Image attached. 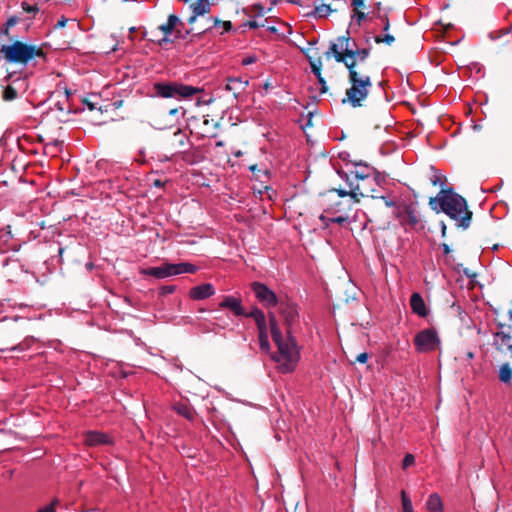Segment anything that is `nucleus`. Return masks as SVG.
<instances>
[{
  "mask_svg": "<svg viewBox=\"0 0 512 512\" xmlns=\"http://www.w3.org/2000/svg\"><path fill=\"white\" fill-rule=\"evenodd\" d=\"M268 318H269V326H270V332H271L272 339L274 342H279V339L281 337H283V335L279 328L276 316L273 312H269Z\"/></svg>",
  "mask_w": 512,
  "mask_h": 512,
  "instance_id": "nucleus-26",
  "label": "nucleus"
},
{
  "mask_svg": "<svg viewBox=\"0 0 512 512\" xmlns=\"http://www.w3.org/2000/svg\"><path fill=\"white\" fill-rule=\"evenodd\" d=\"M18 21H19L18 17H16V16H11V17H9V18L7 19V21H6V23H5V24L7 25V27H10V28H11V27L15 26V25L18 23Z\"/></svg>",
  "mask_w": 512,
  "mask_h": 512,
  "instance_id": "nucleus-51",
  "label": "nucleus"
},
{
  "mask_svg": "<svg viewBox=\"0 0 512 512\" xmlns=\"http://www.w3.org/2000/svg\"><path fill=\"white\" fill-rule=\"evenodd\" d=\"M401 500L403 512H413L412 502L404 490L401 492Z\"/></svg>",
  "mask_w": 512,
  "mask_h": 512,
  "instance_id": "nucleus-36",
  "label": "nucleus"
},
{
  "mask_svg": "<svg viewBox=\"0 0 512 512\" xmlns=\"http://www.w3.org/2000/svg\"><path fill=\"white\" fill-rule=\"evenodd\" d=\"M65 25V22H64V15H61L58 20H57V24H56V27H64Z\"/></svg>",
  "mask_w": 512,
  "mask_h": 512,
  "instance_id": "nucleus-56",
  "label": "nucleus"
},
{
  "mask_svg": "<svg viewBox=\"0 0 512 512\" xmlns=\"http://www.w3.org/2000/svg\"><path fill=\"white\" fill-rule=\"evenodd\" d=\"M351 5L354 7L353 10H357V9L363 10L366 8L365 0H352Z\"/></svg>",
  "mask_w": 512,
  "mask_h": 512,
  "instance_id": "nucleus-46",
  "label": "nucleus"
},
{
  "mask_svg": "<svg viewBox=\"0 0 512 512\" xmlns=\"http://www.w3.org/2000/svg\"><path fill=\"white\" fill-rule=\"evenodd\" d=\"M375 16L382 20V22H383V31H385V32L388 31L389 28H390V21H389L388 16L386 14L385 15H381L379 12Z\"/></svg>",
  "mask_w": 512,
  "mask_h": 512,
  "instance_id": "nucleus-44",
  "label": "nucleus"
},
{
  "mask_svg": "<svg viewBox=\"0 0 512 512\" xmlns=\"http://www.w3.org/2000/svg\"><path fill=\"white\" fill-rule=\"evenodd\" d=\"M171 265L172 263H165L162 266L149 267L142 270V273L145 275L152 276L156 279H164L166 277L174 275L173 269H170Z\"/></svg>",
  "mask_w": 512,
  "mask_h": 512,
  "instance_id": "nucleus-21",
  "label": "nucleus"
},
{
  "mask_svg": "<svg viewBox=\"0 0 512 512\" xmlns=\"http://www.w3.org/2000/svg\"><path fill=\"white\" fill-rule=\"evenodd\" d=\"M248 86V80H243L241 77H230L227 79L225 90L231 92L234 98L246 90Z\"/></svg>",
  "mask_w": 512,
  "mask_h": 512,
  "instance_id": "nucleus-20",
  "label": "nucleus"
},
{
  "mask_svg": "<svg viewBox=\"0 0 512 512\" xmlns=\"http://www.w3.org/2000/svg\"><path fill=\"white\" fill-rule=\"evenodd\" d=\"M355 166H361V169H356L352 171L351 174H354L355 180H362V182H373L372 173L374 172V168L369 167L366 164L355 163Z\"/></svg>",
  "mask_w": 512,
  "mask_h": 512,
  "instance_id": "nucleus-23",
  "label": "nucleus"
},
{
  "mask_svg": "<svg viewBox=\"0 0 512 512\" xmlns=\"http://www.w3.org/2000/svg\"><path fill=\"white\" fill-rule=\"evenodd\" d=\"M174 290H175L174 286H164L162 288V294H170V293H173Z\"/></svg>",
  "mask_w": 512,
  "mask_h": 512,
  "instance_id": "nucleus-53",
  "label": "nucleus"
},
{
  "mask_svg": "<svg viewBox=\"0 0 512 512\" xmlns=\"http://www.w3.org/2000/svg\"><path fill=\"white\" fill-rule=\"evenodd\" d=\"M287 338L281 337L279 342H274L278 351L273 355V359L279 364V368L284 373L292 372L299 360V350L295 338L288 330Z\"/></svg>",
  "mask_w": 512,
  "mask_h": 512,
  "instance_id": "nucleus-4",
  "label": "nucleus"
},
{
  "mask_svg": "<svg viewBox=\"0 0 512 512\" xmlns=\"http://www.w3.org/2000/svg\"><path fill=\"white\" fill-rule=\"evenodd\" d=\"M494 346L500 353H509L512 356V336L509 333L496 332Z\"/></svg>",
  "mask_w": 512,
  "mask_h": 512,
  "instance_id": "nucleus-17",
  "label": "nucleus"
},
{
  "mask_svg": "<svg viewBox=\"0 0 512 512\" xmlns=\"http://www.w3.org/2000/svg\"><path fill=\"white\" fill-rule=\"evenodd\" d=\"M207 21L211 22L212 26H209V27L203 29L201 32H199V34L207 33L209 31H211V29L213 27H222V29H223L222 33L229 32L232 29L231 21H223L217 17H209V18H207Z\"/></svg>",
  "mask_w": 512,
  "mask_h": 512,
  "instance_id": "nucleus-24",
  "label": "nucleus"
},
{
  "mask_svg": "<svg viewBox=\"0 0 512 512\" xmlns=\"http://www.w3.org/2000/svg\"><path fill=\"white\" fill-rule=\"evenodd\" d=\"M440 344V339L434 329H424L414 337V345L418 352L434 351Z\"/></svg>",
  "mask_w": 512,
  "mask_h": 512,
  "instance_id": "nucleus-10",
  "label": "nucleus"
},
{
  "mask_svg": "<svg viewBox=\"0 0 512 512\" xmlns=\"http://www.w3.org/2000/svg\"><path fill=\"white\" fill-rule=\"evenodd\" d=\"M34 342H35L34 337L28 336L22 342L18 343L17 345H14L10 348H0V351L1 352H5V351L23 352V351L28 350Z\"/></svg>",
  "mask_w": 512,
  "mask_h": 512,
  "instance_id": "nucleus-27",
  "label": "nucleus"
},
{
  "mask_svg": "<svg viewBox=\"0 0 512 512\" xmlns=\"http://www.w3.org/2000/svg\"><path fill=\"white\" fill-rule=\"evenodd\" d=\"M84 442L88 446L110 445L112 444V439L108 434L90 431L85 435Z\"/></svg>",
  "mask_w": 512,
  "mask_h": 512,
  "instance_id": "nucleus-19",
  "label": "nucleus"
},
{
  "mask_svg": "<svg viewBox=\"0 0 512 512\" xmlns=\"http://www.w3.org/2000/svg\"><path fill=\"white\" fill-rule=\"evenodd\" d=\"M370 53V48L359 49L355 41L351 39L350 32L346 31V35L337 37L336 42H331L324 56L328 60L333 57L336 62L344 64L345 67L353 62L355 68L364 69Z\"/></svg>",
  "mask_w": 512,
  "mask_h": 512,
  "instance_id": "nucleus-2",
  "label": "nucleus"
},
{
  "mask_svg": "<svg viewBox=\"0 0 512 512\" xmlns=\"http://www.w3.org/2000/svg\"><path fill=\"white\" fill-rule=\"evenodd\" d=\"M339 189H329L319 195V203L323 213L336 214L349 212L355 202L349 196H339Z\"/></svg>",
  "mask_w": 512,
  "mask_h": 512,
  "instance_id": "nucleus-6",
  "label": "nucleus"
},
{
  "mask_svg": "<svg viewBox=\"0 0 512 512\" xmlns=\"http://www.w3.org/2000/svg\"><path fill=\"white\" fill-rule=\"evenodd\" d=\"M175 409L179 415L185 417L186 419H188L190 421L194 420L196 412L192 407L185 405V404H181V405H177L175 407Z\"/></svg>",
  "mask_w": 512,
  "mask_h": 512,
  "instance_id": "nucleus-33",
  "label": "nucleus"
},
{
  "mask_svg": "<svg viewBox=\"0 0 512 512\" xmlns=\"http://www.w3.org/2000/svg\"><path fill=\"white\" fill-rule=\"evenodd\" d=\"M348 184L349 190H338L339 196H349L355 203L360 202V198H377V194H375V186H377L375 178H373V182H362V180L352 181L348 179Z\"/></svg>",
  "mask_w": 512,
  "mask_h": 512,
  "instance_id": "nucleus-8",
  "label": "nucleus"
},
{
  "mask_svg": "<svg viewBox=\"0 0 512 512\" xmlns=\"http://www.w3.org/2000/svg\"><path fill=\"white\" fill-rule=\"evenodd\" d=\"M202 90L178 82H158L154 84V92L162 98H189Z\"/></svg>",
  "mask_w": 512,
  "mask_h": 512,
  "instance_id": "nucleus-7",
  "label": "nucleus"
},
{
  "mask_svg": "<svg viewBox=\"0 0 512 512\" xmlns=\"http://www.w3.org/2000/svg\"><path fill=\"white\" fill-rule=\"evenodd\" d=\"M368 14L364 12L363 10L357 9L353 10L352 18H355L357 21V24L360 26L362 21L367 18Z\"/></svg>",
  "mask_w": 512,
  "mask_h": 512,
  "instance_id": "nucleus-40",
  "label": "nucleus"
},
{
  "mask_svg": "<svg viewBox=\"0 0 512 512\" xmlns=\"http://www.w3.org/2000/svg\"><path fill=\"white\" fill-rule=\"evenodd\" d=\"M215 294V288L210 283H204L190 289L189 297L193 300H204Z\"/></svg>",
  "mask_w": 512,
  "mask_h": 512,
  "instance_id": "nucleus-18",
  "label": "nucleus"
},
{
  "mask_svg": "<svg viewBox=\"0 0 512 512\" xmlns=\"http://www.w3.org/2000/svg\"><path fill=\"white\" fill-rule=\"evenodd\" d=\"M0 50H2L7 62L21 64L24 66H26L33 58L44 56L41 48L21 41H15L10 45H2Z\"/></svg>",
  "mask_w": 512,
  "mask_h": 512,
  "instance_id": "nucleus-5",
  "label": "nucleus"
},
{
  "mask_svg": "<svg viewBox=\"0 0 512 512\" xmlns=\"http://www.w3.org/2000/svg\"><path fill=\"white\" fill-rule=\"evenodd\" d=\"M68 194H71V195H79V193H77V192L75 191V189H74V188H72V189H70V190H67V189H66V196H67Z\"/></svg>",
  "mask_w": 512,
  "mask_h": 512,
  "instance_id": "nucleus-62",
  "label": "nucleus"
},
{
  "mask_svg": "<svg viewBox=\"0 0 512 512\" xmlns=\"http://www.w3.org/2000/svg\"><path fill=\"white\" fill-rule=\"evenodd\" d=\"M173 269L174 275H179L182 273H195L198 268L190 263H178L172 264L170 269Z\"/></svg>",
  "mask_w": 512,
  "mask_h": 512,
  "instance_id": "nucleus-31",
  "label": "nucleus"
},
{
  "mask_svg": "<svg viewBox=\"0 0 512 512\" xmlns=\"http://www.w3.org/2000/svg\"><path fill=\"white\" fill-rule=\"evenodd\" d=\"M34 342H35L34 337L28 336L22 342L18 343L17 345H14L10 348H0V351L1 352H5V351L23 352V351L28 350Z\"/></svg>",
  "mask_w": 512,
  "mask_h": 512,
  "instance_id": "nucleus-28",
  "label": "nucleus"
},
{
  "mask_svg": "<svg viewBox=\"0 0 512 512\" xmlns=\"http://www.w3.org/2000/svg\"><path fill=\"white\" fill-rule=\"evenodd\" d=\"M251 290L254 292L256 299L266 308L275 307L279 304L276 294L264 283H251Z\"/></svg>",
  "mask_w": 512,
  "mask_h": 512,
  "instance_id": "nucleus-12",
  "label": "nucleus"
},
{
  "mask_svg": "<svg viewBox=\"0 0 512 512\" xmlns=\"http://www.w3.org/2000/svg\"><path fill=\"white\" fill-rule=\"evenodd\" d=\"M213 6L214 3L209 2V0H195L189 5L191 15L188 17L187 22L190 25L195 24L198 17L209 14Z\"/></svg>",
  "mask_w": 512,
  "mask_h": 512,
  "instance_id": "nucleus-13",
  "label": "nucleus"
},
{
  "mask_svg": "<svg viewBox=\"0 0 512 512\" xmlns=\"http://www.w3.org/2000/svg\"><path fill=\"white\" fill-rule=\"evenodd\" d=\"M376 199H382V200L384 201V203H385V205H386L387 207H397V206H396V203H395L394 201H392V200L388 199V198H387V197H385V196H379V195H377V198H376Z\"/></svg>",
  "mask_w": 512,
  "mask_h": 512,
  "instance_id": "nucleus-49",
  "label": "nucleus"
},
{
  "mask_svg": "<svg viewBox=\"0 0 512 512\" xmlns=\"http://www.w3.org/2000/svg\"><path fill=\"white\" fill-rule=\"evenodd\" d=\"M441 248L443 249L445 255H448L451 252L449 245L446 243H442Z\"/></svg>",
  "mask_w": 512,
  "mask_h": 512,
  "instance_id": "nucleus-55",
  "label": "nucleus"
},
{
  "mask_svg": "<svg viewBox=\"0 0 512 512\" xmlns=\"http://www.w3.org/2000/svg\"><path fill=\"white\" fill-rule=\"evenodd\" d=\"M394 215L406 231L424 228L419 212L411 204L398 205Z\"/></svg>",
  "mask_w": 512,
  "mask_h": 512,
  "instance_id": "nucleus-9",
  "label": "nucleus"
},
{
  "mask_svg": "<svg viewBox=\"0 0 512 512\" xmlns=\"http://www.w3.org/2000/svg\"><path fill=\"white\" fill-rule=\"evenodd\" d=\"M18 97L17 90L12 86H7L3 91V99L5 101H12Z\"/></svg>",
  "mask_w": 512,
  "mask_h": 512,
  "instance_id": "nucleus-35",
  "label": "nucleus"
},
{
  "mask_svg": "<svg viewBox=\"0 0 512 512\" xmlns=\"http://www.w3.org/2000/svg\"><path fill=\"white\" fill-rule=\"evenodd\" d=\"M317 79H318L319 83L321 84L320 92L326 93L328 90V87L326 84V80L323 78L322 74L320 76H317Z\"/></svg>",
  "mask_w": 512,
  "mask_h": 512,
  "instance_id": "nucleus-48",
  "label": "nucleus"
},
{
  "mask_svg": "<svg viewBox=\"0 0 512 512\" xmlns=\"http://www.w3.org/2000/svg\"><path fill=\"white\" fill-rule=\"evenodd\" d=\"M512 379V367L509 363H504L499 368V380L504 384H509Z\"/></svg>",
  "mask_w": 512,
  "mask_h": 512,
  "instance_id": "nucleus-32",
  "label": "nucleus"
},
{
  "mask_svg": "<svg viewBox=\"0 0 512 512\" xmlns=\"http://www.w3.org/2000/svg\"><path fill=\"white\" fill-rule=\"evenodd\" d=\"M23 10L27 13H36L38 11V7L36 5H30L26 2L22 3Z\"/></svg>",
  "mask_w": 512,
  "mask_h": 512,
  "instance_id": "nucleus-45",
  "label": "nucleus"
},
{
  "mask_svg": "<svg viewBox=\"0 0 512 512\" xmlns=\"http://www.w3.org/2000/svg\"><path fill=\"white\" fill-rule=\"evenodd\" d=\"M426 507L429 512H443L441 497L437 493L431 494L427 500Z\"/></svg>",
  "mask_w": 512,
  "mask_h": 512,
  "instance_id": "nucleus-25",
  "label": "nucleus"
},
{
  "mask_svg": "<svg viewBox=\"0 0 512 512\" xmlns=\"http://www.w3.org/2000/svg\"><path fill=\"white\" fill-rule=\"evenodd\" d=\"M414 462H415V457L412 454H409V453L406 454L403 459V462H402L403 469H406L409 466L413 465Z\"/></svg>",
  "mask_w": 512,
  "mask_h": 512,
  "instance_id": "nucleus-42",
  "label": "nucleus"
},
{
  "mask_svg": "<svg viewBox=\"0 0 512 512\" xmlns=\"http://www.w3.org/2000/svg\"><path fill=\"white\" fill-rule=\"evenodd\" d=\"M446 231H447V226L444 222H441V235L442 237H446Z\"/></svg>",
  "mask_w": 512,
  "mask_h": 512,
  "instance_id": "nucleus-58",
  "label": "nucleus"
},
{
  "mask_svg": "<svg viewBox=\"0 0 512 512\" xmlns=\"http://www.w3.org/2000/svg\"><path fill=\"white\" fill-rule=\"evenodd\" d=\"M310 66H311V70L312 72L314 73V75L317 77V76H320L322 73H321V70H322V61L320 58L316 59V60H313V61H310Z\"/></svg>",
  "mask_w": 512,
  "mask_h": 512,
  "instance_id": "nucleus-38",
  "label": "nucleus"
},
{
  "mask_svg": "<svg viewBox=\"0 0 512 512\" xmlns=\"http://www.w3.org/2000/svg\"><path fill=\"white\" fill-rule=\"evenodd\" d=\"M66 49H75V50H80L77 46H76V41L74 40H71L68 42L67 46H66Z\"/></svg>",
  "mask_w": 512,
  "mask_h": 512,
  "instance_id": "nucleus-54",
  "label": "nucleus"
},
{
  "mask_svg": "<svg viewBox=\"0 0 512 512\" xmlns=\"http://www.w3.org/2000/svg\"><path fill=\"white\" fill-rule=\"evenodd\" d=\"M9 29H10V27H7V25L4 24V26L1 29V33L4 34V35H8L9 34Z\"/></svg>",
  "mask_w": 512,
  "mask_h": 512,
  "instance_id": "nucleus-59",
  "label": "nucleus"
},
{
  "mask_svg": "<svg viewBox=\"0 0 512 512\" xmlns=\"http://www.w3.org/2000/svg\"><path fill=\"white\" fill-rule=\"evenodd\" d=\"M279 313L284 318V322L287 328V331H291V326L297 319L298 312L296 309V305L288 300L279 302Z\"/></svg>",
  "mask_w": 512,
  "mask_h": 512,
  "instance_id": "nucleus-16",
  "label": "nucleus"
},
{
  "mask_svg": "<svg viewBox=\"0 0 512 512\" xmlns=\"http://www.w3.org/2000/svg\"><path fill=\"white\" fill-rule=\"evenodd\" d=\"M253 62H254V59H253V58H250V57H249V58H245V59H243V61H242V63H243L244 65H248V64H251V63H253Z\"/></svg>",
  "mask_w": 512,
  "mask_h": 512,
  "instance_id": "nucleus-60",
  "label": "nucleus"
},
{
  "mask_svg": "<svg viewBox=\"0 0 512 512\" xmlns=\"http://www.w3.org/2000/svg\"><path fill=\"white\" fill-rule=\"evenodd\" d=\"M463 274L467 277V278H471V279H474L477 277V273L472 271L471 269L465 267L463 268Z\"/></svg>",
  "mask_w": 512,
  "mask_h": 512,
  "instance_id": "nucleus-50",
  "label": "nucleus"
},
{
  "mask_svg": "<svg viewBox=\"0 0 512 512\" xmlns=\"http://www.w3.org/2000/svg\"><path fill=\"white\" fill-rule=\"evenodd\" d=\"M244 26L248 27L250 29H256L258 27H263L264 23H259L255 20H250V21H247L246 23H244Z\"/></svg>",
  "mask_w": 512,
  "mask_h": 512,
  "instance_id": "nucleus-47",
  "label": "nucleus"
},
{
  "mask_svg": "<svg viewBox=\"0 0 512 512\" xmlns=\"http://www.w3.org/2000/svg\"><path fill=\"white\" fill-rule=\"evenodd\" d=\"M348 215L347 213H341L339 216L336 217H327L324 213H322L319 216L320 221L324 224V227H328L329 223H337L339 225H343L348 221Z\"/></svg>",
  "mask_w": 512,
  "mask_h": 512,
  "instance_id": "nucleus-30",
  "label": "nucleus"
},
{
  "mask_svg": "<svg viewBox=\"0 0 512 512\" xmlns=\"http://www.w3.org/2000/svg\"><path fill=\"white\" fill-rule=\"evenodd\" d=\"M429 206L436 213L444 212L456 222L457 227L463 230L470 227L473 213L468 209L466 199L453 188L441 189L436 197L430 198Z\"/></svg>",
  "mask_w": 512,
  "mask_h": 512,
  "instance_id": "nucleus-1",
  "label": "nucleus"
},
{
  "mask_svg": "<svg viewBox=\"0 0 512 512\" xmlns=\"http://www.w3.org/2000/svg\"><path fill=\"white\" fill-rule=\"evenodd\" d=\"M410 306L412 311L420 317H426L428 310L426 304L419 293H413L410 298Z\"/></svg>",
  "mask_w": 512,
  "mask_h": 512,
  "instance_id": "nucleus-22",
  "label": "nucleus"
},
{
  "mask_svg": "<svg viewBox=\"0 0 512 512\" xmlns=\"http://www.w3.org/2000/svg\"><path fill=\"white\" fill-rule=\"evenodd\" d=\"M184 26L182 20L175 14H170L168 16L167 22L160 25L158 29L164 34V38L162 41L167 42L168 36L173 32L176 33V37L180 38L181 36V28Z\"/></svg>",
  "mask_w": 512,
  "mask_h": 512,
  "instance_id": "nucleus-14",
  "label": "nucleus"
},
{
  "mask_svg": "<svg viewBox=\"0 0 512 512\" xmlns=\"http://www.w3.org/2000/svg\"><path fill=\"white\" fill-rule=\"evenodd\" d=\"M249 315L254 319L258 328L260 349L264 352H268L270 350V343L268 340L267 323L264 312L258 307H253Z\"/></svg>",
  "mask_w": 512,
  "mask_h": 512,
  "instance_id": "nucleus-11",
  "label": "nucleus"
},
{
  "mask_svg": "<svg viewBox=\"0 0 512 512\" xmlns=\"http://www.w3.org/2000/svg\"><path fill=\"white\" fill-rule=\"evenodd\" d=\"M57 146L62 147V141L60 140H53L45 145V151L46 153H52L53 149Z\"/></svg>",
  "mask_w": 512,
  "mask_h": 512,
  "instance_id": "nucleus-41",
  "label": "nucleus"
},
{
  "mask_svg": "<svg viewBox=\"0 0 512 512\" xmlns=\"http://www.w3.org/2000/svg\"><path fill=\"white\" fill-rule=\"evenodd\" d=\"M63 252H64V248H63V247H61V246H59V247H58V253H59V256H60V257L62 256Z\"/></svg>",
  "mask_w": 512,
  "mask_h": 512,
  "instance_id": "nucleus-64",
  "label": "nucleus"
},
{
  "mask_svg": "<svg viewBox=\"0 0 512 512\" xmlns=\"http://www.w3.org/2000/svg\"><path fill=\"white\" fill-rule=\"evenodd\" d=\"M244 13L249 15L250 17H262L265 14V10L262 4L256 3L252 5L249 9H244Z\"/></svg>",
  "mask_w": 512,
  "mask_h": 512,
  "instance_id": "nucleus-34",
  "label": "nucleus"
},
{
  "mask_svg": "<svg viewBox=\"0 0 512 512\" xmlns=\"http://www.w3.org/2000/svg\"><path fill=\"white\" fill-rule=\"evenodd\" d=\"M374 41L377 44L385 43L387 45H391L395 41V37L391 34H385L384 36H375Z\"/></svg>",
  "mask_w": 512,
  "mask_h": 512,
  "instance_id": "nucleus-37",
  "label": "nucleus"
},
{
  "mask_svg": "<svg viewBox=\"0 0 512 512\" xmlns=\"http://www.w3.org/2000/svg\"><path fill=\"white\" fill-rule=\"evenodd\" d=\"M335 9H332L331 5L320 3L317 4L314 3V11L312 12V15L319 18H325L328 17L332 12H335Z\"/></svg>",
  "mask_w": 512,
  "mask_h": 512,
  "instance_id": "nucleus-29",
  "label": "nucleus"
},
{
  "mask_svg": "<svg viewBox=\"0 0 512 512\" xmlns=\"http://www.w3.org/2000/svg\"><path fill=\"white\" fill-rule=\"evenodd\" d=\"M368 360V354L366 352L364 353H360L357 357H356V362H359V363H366Z\"/></svg>",
  "mask_w": 512,
  "mask_h": 512,
  "instance_id": "nucleus-52",
  "label": "nucleus"
},
{
  "mask_svg": "<svg viewBox=\"0 0 512 512\" xmlns=\"http://www.w3.org/2000/svg\"><path fill=\"white\" fill-rule=\"evenodd\" d=\"M174 138L177 141L178 147H184L188 140V137L180 129L174 133Z\"/></svg>",
  "mask_w": 512,
  "mask_h": 512,
  "instance_id": "nucleus-39",
  "label": "nucleus"
},
{
  "mask_svg": "<svg viewBox=\"0 0 512 512\" xmlns=\"http://www.w3.org/2000/svg\"><path fill=\"white\" fill-rule=\"evenodd\" d=\"M180 110H183L182 107H177L169 110V115L174 116L176 115Z\"/></svg>",
  "mask_w": 512,
  "mask_h": 512,
  "instance_id": "nucleus-57",
  "label": "nucleus"
},
{
  "mask_svg": "<svg viewBox=\"0 0 512 512\" xmlns=\"http://www.w3.org/2000/svg\"><path fill=\"white\" fill-rule=\"evenodd\" d=\"M58 503H59L58 500H54L50 504H47L44 507L40 508L37 512H56L55 506Z\"/></svg>",
  "mask_w": 512,
  "mask_h": 512,
  "instance_id": "nucleus-43",
  "label": "nucleus"
},
{
  "mask_svg": "<svg viewBox=\"0 0 512 512\" xmlns=\"http://www.w3.org/2000/svg\"><path fill=\"white\" fill-rule=\"evenodd\" d=\"M153 184H154L155 187H162L163 186V183H162V181L160 179H156Z\"/></svg>",
  "mask_w": 512,
  "mask_h": 512,
  "instance_id": "nucleus-63",
  "label": "nucleus"
},
{
  "mask_svg": "<svg viewBox=\"0 0 512 512\" xmlns=\"http://www.w3.org/2000/svg\"><path fill=\"white\" fill-rule=\"evenodd\" d=\"M219 308L230 310L235 316H243L249 317V312L242 306V301L240 298H236L234 296H224L223 300L219 303Z\"/></svg>",
  "mask_w": 512,
  "mask_h": 512,
  "instance_id": "nucleus-15",
  "label": "nucleus"
},
{
  "mask_svg": "<svg viewBox=\"0 0 512 512\" xmlns=\"http://www.w3.org/2000/svg\"><path fill=\"white\" fill-rule=\"evenodd\" d=\"M346 68L350 87L346 90L345 97L341 102L342 104L348 103L353 108L362 107L372 87L371 77L365 73L364 69L355 68L353 62Z\"/></svg>",
  "mask_w": 512,
  "mask_h": 512,
  "instance_id": "nucleus-3",
  "label": "nucleus"
},
{
  "mask_svg": "<svg viewBox=\"0 0 512 512\" xmlns=\"http://www.w3.org/2000/svg\"><path fill=\"white\" fill-rule=\"evenodd\" d=\"M249 169H250L253 173H255V172H260V169H258V166H257L256 164H255V165H251V166L249 167Z\"/></svg>",
  "mask_w": 512,
  "mask_h": 512,
  "instance_id": "nucleus-61",
  "label": "nucleus"
}]
</instances>
